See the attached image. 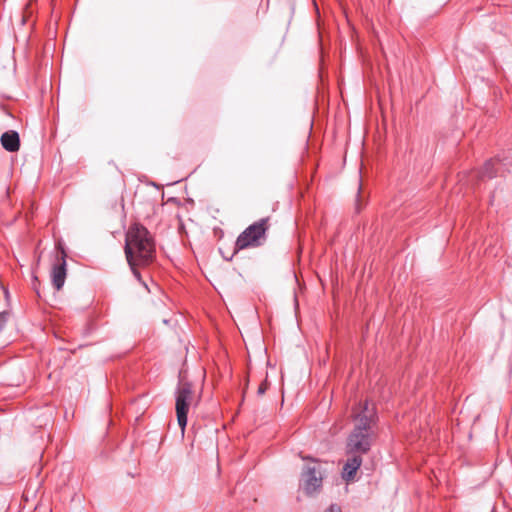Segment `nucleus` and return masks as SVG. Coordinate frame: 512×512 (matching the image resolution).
<instances>
[{
    "label": "nucleus",
    "instance_id": "1",
    "mask_svg": "<svg viewBox=\"0 0 512 512\" xmlns=\"http://www.w3.org/2000/svg\"><path fill=\"white\" fill-rule=\"evenodd\" d=\"M353 429L346 440V453L367 454L372 447L378 414L374 405L360 403L353 411Z\"/></svg>",
    "mask_w": 512,
    "mask_h": 512
},
{
    "label": "nucleus",
    "instance_id": "2",
    "mask_svg": "<svg viewBox=\"0 0 512 512\" xmlns=\"http://www.w3.org/2000/svg\"><path fill=\"white\" fill-rule=\"evenodd\" d=\"M124 250L134 277L148 289L137 269L139 265H148L155 257V242L148 229L138 223L131 225L126 232Z\"/></svg>",
    "mask_w": 512,
    "mask_h": 512
},
{
    "label": "nucleus",
    "instance_id": "3",
    "mask_svg": "<svg viewBox=\"0 0 512 512\" xmlns=\"http://www.w3.org/2000/svg\"><path fill=\"white\" fill-rule=\"evenodd\" d=\"M307 461L300 473V488L308 497L318 496L323 487V479L327 475L326 465L318 459L302 457Z\"/></svg>",
    "mask_w": 512,
    "mask_h": 512
},
{
    "label": "nucleus",
    "instance_id": "4",
    "mask_svg": "<svg viewBox=\"0 0 512 512\" xmlns=\"http://www.w3.org/2000/svg\"><path fill=\"white\" fill-rule=\"evenodd\" d=\"M269 218H261L260 220L249 225L236 239L235 252L249 248L259 247L266 238L268 230Z\"/></svg>",
    "mask_w": 512,
    "mask_h": 512
},
{
    "label": "nucleus",
    "instance_id": "5",
    "mask_svg": "<svg viewBox=\"0 0 512 512\" xmlns=\"http://www.w3.org/2000/svg\"><path fill=\"white\" fill-rule=\"evenodd\" d=\"M192 385L189 382L181 383L176 390V415L177 422L184 436L187 425V414L192 400Z\"/></svg>",
    "mask_w": 512,
    "mask_h": 512
},
{
    "label": "nucleus",
    "instance_id": "6",
    "mask_svg": "<svg viewBox=\"0 0 512 512\" xmlns=\"http://www.w3.org/2000/svg\"><path fill=\"white\" fill-rule=\"evenodd\" d=\"M56 249L60 252L56 262L52 265L51 281L56 290H61L64 286L67 276L66 252L61 241L56 243Z\"/></svg>",
    "mask_w": 512,
    "mask_h": 512
},
{
    "label": "nucleus",
    "instance_id": "7",
    "mask_svg": "<svg viewBox=\"0 0 512 512\" xmlns=\"http://www.w3.org/2000/svg\"><path fill=\"white\" fill-rule=\"evenodd\" d=\"M507 166L506 159L499 157L487 160L483 167L475 173V176L484 181L485 179H492L499 175V173Z\"/></svg>",
    "mask_w": 512,
    "mask_h": 512
},
{
    "label": "nucleus",
    "instance_id": "8",
    "mask_svg": "<svg viewBox=\"0 0 512 512\" xmlns=\"http://www.w3.org/2000/svg\"><path fill=\"white\" fill-rule=\"evenodd\" d=\"M347 461L342 469V479L346 482L354 481L358 469L361 467L363 459L360 454L346 453Z\"/></svg>",
    "mask_w": 512,
    "mask_h": 512
},
{
    "label": "nucleus",
    "instance_id": "9",
    "mask_svg": "<svg viewBox=\"0 0 512 512\" xmlns=\"http://www.w3.org/2000/svg\"><path fill=\"white\" fill-rule=\"evenodd\" d=\"M2 147L8 152H17L20 148V136L15 130H8L0 137Z\"/></svg>",
    "mask_w": 512,
    "mask_h": 512
},
{
    "label": "nucleus",
    "instance_id": "10",
    "mask_svg": "<svg viewBox=\"0 0 512 512\" xmlns=\"http://www.w3.org/2000/svg\"><path fill=\"white\" fill-rule=\"evenodd\" d=\"M7 320H8V313L7 312H1L0 313V332L4 328Z\"/></svg>",
    "mask_w": 512,
    "mask_h": 512
},
{
    "label": "nucleus",
    "instance_id": "11",
    "mask_svg": "<svg viewBox=\"0 0 512 512\" xmlns=\"http://www.w3.org/2000/svg\"><path fill=\"white\" fill-rule=\"evenodd\" d=\"M324 512H342V510L339 505L331 504Z\"/></svg>",
    "mask_w": 512,
    "mask_h": 512
},
{
    "label": "nucleus",
    "instance_id": "12",
    "mask_svg": "<svg viewBox=\"0 0 512 512\" xmlns=\"http://www.w3.org/2000/svg\"><path fill=\"white\" fill-rule=\"evenodd\" d=\"M266 390H267V382L264 381L258 387L257 393H258V395H263L266 392Z\"/></svg>",
    "mask_w": 512,
    "mask_h": 512
},
{
    "label": "nucleus",
    "instance_id": "13",
    "mask_svg": "<svg viewBox=\"0 0 512 512\" xmlns=\"http://www.w3.org/2000/svg\"><path fill=\"white\" fill-rule=\"evenodd\" d=\"M237 252H235V250L233 251V253L230 255V256H227V254H223L222 253V256L223 258L226 260V261H231L233 256L236 254Z\"/></svg>",
    "mask_w": 512,
    "mask_h": 512
},
{
    "label": "nucleus",
    "instance_id": "14",
    "mask_svg": "<svg viewBox=\"0 0 512 512\" xmlns=\"http://www.w3.org/2000/svg\"><path fill=\"white\" fill-rule=\"evenodd\" d=\"M37 281H38V278H37V276L34 275L33 276V284H35V282H37Z\"/></svg>",
    "mask_w": 512,
    "mask_h": 512
},
{
    "label": "nucleus",
    "instance_id": "15",
    "mask_svg": "<svg viewBox=\"0 0 512 512\" xmlns=\"http://www.w3.org/2000/svg\"><path fill=\"white\" fill-rule=\"evenodd\" d=\"M34 289H35V291H36V294L40 295V294H39V291H38L35 287H34Z\"/></svg>",
    "mask_w": 512,
    "mask_h": 512
}]
</instances>
